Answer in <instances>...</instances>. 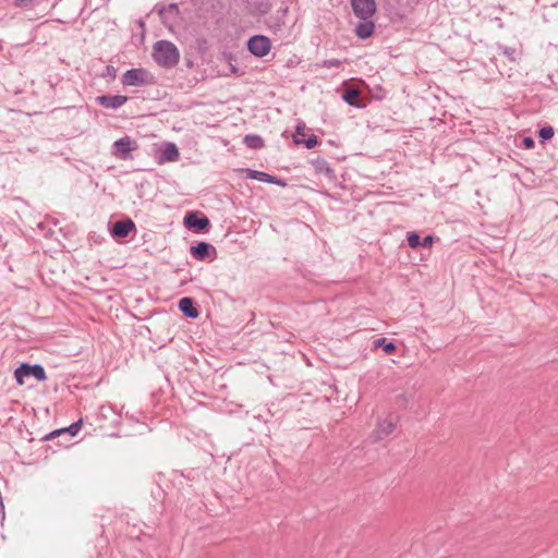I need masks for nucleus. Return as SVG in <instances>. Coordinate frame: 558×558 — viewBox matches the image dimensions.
Here are the masks:
<instances>
[{"label": "nucleus", "instance_id": "obj_7", "mask_svg": "<svg viewBox=\"0 0 558 558\" xmlns=\"http://www.w3.org/2000/svg\"><path fill=\"white\" fill-rule=\"evenodd\" d=\"M191 255L199 262L213 260L217 257L216 247L208 242H197L190 247Z\"/></svg>", "mask_w": 558, "mask_h": 558}, {"label": "nucleus", "instance_id": "obj_32", "mask_svg": "<svg viewBox=\"0 0 558 558\" xmlns=\"http://www.w3.org/2000/svg\"><path fill=\"white\" fill-rule=\"evenodd\" d=\"M167 11L170 12V13H173L175 15L179 14V7L177 3H171L169 4V7L167 8Z\"/></svg>", "mask_w": 558, "mask_h": 558}, {"label": "nucleus", "instance_id": "obj_27", "mask_svg": "<svg viewBox=\"0 0 558 558\" xmlns=\"http://www.w3.org/2000/svg\"><path fill=\"white\" fill-rule=\"evenodd\" d=\"M435 241V236L432 234H428L421 240V246L425 248L432 247L433 243Z\"/></svg>", "mask_w": 558, "mask_h": 558}, {"label": "nucleus", "instance_id": "obj_9", "mask_svg": "<svg viewBox=\"0 0 558 558\" xmlns=\"http://www.w3.org/2000/svg\"><path fill=\"white\" fill-rule=\"evenodd\" d=\"M137 143L131 140L129 136H124L119 138L113 143V154L120 159L128 160L131 159V153L137 149Z\"/></svg>", "mask_w": 558, "mask_h": 558}, {"label": "nucleus", "instance_id": "obj_25", "mask_svg": "<svg viewBox=\"0 0 558 558\" xmlns=\"http://www.w3.org/2000/svg\"><path fill=\"white\" fill-rule=\"evenodd\" d=\"M502 54L511 62L517 60V50L512 47H505L502 49Z\"/></svg>", "mask_w": 558, "mask_h": 558}, {"label": "nucleus", "instance_id": "obj_10", "mask_svg": "<svg viewBox=\"0 0 558 558\" xmlns=\"http://www.w3.org/2000/svg\"><path fill=\"white\" fill-rule=\"evenodd\" d=\"M133 230H135L134 221L130 218H125L112 223L110 234L113 239H122L126 238Z\"/></svg>", "mask_w": 558, "mask_h": 558}, {"label": "nucleus", "instance_id": "obj_29", "mask_svg": "<svg viewBox=\"0 0 558 558\" xmlns=\"http://www.w3.org/2000/svg\"><path fill=\"white\" fill-rule=\"evenodd\" d=\"M396 403L399 407H407V404L409 403V397L405 393L398 395L396 397Z\"/></svg>", "mask_w": 558, "mask_h": 558}, {"label": "nucleus", "instance_id": "obj_30", "mask_svg": "<svg viewBox=\"0 0 558 558\" xmlns=\"http://www.w3.org/2000/svg\"><path fill=\"white\" fill-rule=\"evenodd\" d=\"M534 145H535V142H534V140H533L532 137H530V136L524 137V138H523V141H522V146H523L524 148H526V149H531V148H533V147H534Z\"/></svg>", "mask_w": 558, "mask_h": 558}, {"label": "nucleus", "instance_id": "obj_6", "mask_svg": "<svg viewBox=\"0 0 558 558\" xmlns=\"http://www.w3.org/2000/svg\"><path fill=\"white\" fill-rule=\"evenodd\" d=\"M271 48V41L264 35H254L247 40V50L255 57L267 56Z\"/></svg>", "mask_w": 558, "mask_h": 558}, {"label": "nucleus", "instance_id": "obj_34", "mask_svg": "<svg viewBox=\"0 0 558 558\" xmlns=\"http://www.w3.org/2000/svg\"><path fill=\"white\" fill-rule=\"evenodd\" d=\"M155 9L160 16H163V14L167 12V8L165 5L157 4Z\"/></svg>", "mask_w": 558, "mask_h": 558}, {"label": "nucleus", "instance_id": "obj_12", "mask_svg": "<svg viewBox=\"0 0 558 558\" xmlns=\"http://www.w3.org/2000/svg\"><path fill=\"white\" fill-rule=\"evenodd\" d=\"M310 163L314 168L316 174L324 175L329 181L337 180L336 171L330 167L329 162L326 159L322 157H316L311 159Z\"/></svg>", "mask_w": 558, "mask_h": 558}, {"label": "nucleus", "instance_id": "obj_8", "mask_svg": "<svg viewBox=\"0 0 558 558\" xmlns=\"http://www.w3.org/2000/svg\"><path fill=\"white\" fill-rule=\"evenodd\" d=\"M354 14L361 20L371 19L376 12L375 0H351Z\"/></svg>", "mask_w": 558, "mask_h": 558}, {"label": "nucleus", "instance_id": "obj_13", "mask_svg": "<svg viewBox=\"0 0 558 558\" xmlns=\"http://www.w3.org/2000/svg\"><path fill=\"white\" fill-rule=\"evenodd\" d=\"M247 179L257 180L265 183H271L278 186H287V182L282 180L281 178H278L276 175H271L264 171L253 170V169H245Z\"/></svg>", "mask_w": 558, "mask_h": 558}, {"label": "nucleus", "instance_id": "obj_11", "mask_svg": "<svg viewBox=\"0 0 558 558\" xmlns=\"http://www.w3.org/2000/svg\"><path fill=\"white\" fill-rule=\"evenodd\" d=\"M396 429V422L391 418H385L376 424V427L371 434L373 441H379L388 437Z\"/></svg>", "mask_w": 558, "mask_h": 558}, {"label": "nucleus", "instance_id": "obj_26", "mask_svg": "<svg viewBox=\"0 0 558 558\" xmlns=\"http://www.w3.org/2000/svg\"><path fill=\"white\" fill-rule=\"evenodd\" d=\"M102 76L104 77H109L111 80H114L116 76H117V69L113 65H107Z\"/></svg>", "mask_w": 558, "mask_h": 558}, {"label": "nucleus", "instance_id": "obj_1", "mask_svg": "<svg viewBox=\"0 0 558 558\" xmlns=\"http://www.w3.org/2000/svg\"><path fill=\"white\" fill-rule=\"evenodd\" d=\"M153 58L158 65L171 69L179 63L180 52L173 43L162 39L154 44Z\"/></svg>", "mask_w": 558, "mask_h": 558}, {"label": "nucleus", "instance_id": "obj_19", "mask_svg": "<svg viewBox=\"0 0 558 558\" xmlns=\"http://www.w3.org/2000/svg\"><path fill=\"white\" fill-rule=\"evenodd\" d=\"M375 25L371 19L361 20L355 26V35L360 39H367L374 34Z\"/></svg>", "mask_w": 558, "mask_h": 558}, {"label": "nucleus", "instance_id": "obj_24", "mask_svg": "<svg viewBox=\"0 0 558 558\" xmlns=\"http://www.w3.org/2000/svg\"><path fill=\"white\" fill-rule=\"evenodd\" d=\"M555 132L550 125L543 126L538 130V138L542 143L553 138Z\"/></svg>", "mask_w": 558, "mask_h": 558}, {"label": "nucleus", "instance_id": "obj_17", "mask_svg": "<svg viewBox=\"0 0 558 558\" xmlns=\"http://www.w3.org/2000/svg\"><path fill=\"white\" fill-rule=\"evenodd\" d=\"M180 157L179 149L174 143H167L158 157L159 163L173 162Z\"/></svg>", "mask_w": 558, "mask_h": 558}, {"label": "nucleus", "instance_id": "obj_21", "mask_svg": "<svg viewBox=\"0 0 558 558\" xmlns=\"http://www.w3.org/2000/svg\"><path fill=\"white\" fill-rule=\"evenodd\" d=\"M374 348H381L386 354H393L397 351V345L393 341H388L385 337L374 340Z\"/></svg>", "mask_w": 558, "mask_h": 558}, {"label": "nucleus", "instance_id": "obj_20", "mask_svg": "<svg viewBox=\"0 0 558 558\" xmlns=\"http://www.w3.org/2000/svg\"><path fill=\"white\" fill-rule=\"evenodd\" d=\"M243 143L251 149H262L265 147V141L262 136L256 134H247L243 138Z\"/></svg>", "mask_w": 558, "mask_h": 558}, {"label": "nucleus", "instance_id": "obj_22", "mask_svg": "<svg viewBox=\"0 0 558 558\" xmlns=\"http://www.w3.org/2000/svg\"><path fill=\"white\" fill-rule=\"evenodd\" d=\"M294 143L296 145H301L302 144L307 149H312V148L316 147L319 144V140H318V137L315 134H312V135H310L305 140H298L296 137H294Z\"/></svg>", "mask_w": 558, "mask_h": 558}, {"label": "nucleus", "instance_id": "obj_18", "mask_svg": "<svg viewBox=\"0 0 558 558\" xmlns=\"http://www.w3.org/2000/svg\"><path fill=\"white\" fill-rule=\"evenodd\" d=\"M342 99L348 105L356 108H362L365 106V104L361 101V90L356 87H349L344 89L342 94Z\"/></svg>", "mask_w": 558, "mask_h": 558}, {"label": "nucleus", "instance_id": "obj_16", "mask_svg": "<svg viewBox=\"0 0 558 558\" xmlns=\"http://www.w3.org/2000/svg\"><path fill=\"white\" fill-rule=\"evenodd\" d=\"M181 313L187 318H197L199 316V311L196 306L195 301L192 298L184 296L180 299L178 304Z\"/></svg>", "mask_w": 558, "mask_h": 558}, {"label": "nucleus", "instance_id": "obj_15", "mask_svg": "<svg viewBox=\"0 0 558 558\" xmlns=\"http://www.w3.org/2000/svg\"><path fill=\"white\" fill-rule=\"evenodd\" d=\"M82 424H83L82 420H78V421L72 423L68 427L59 428V429H56V430L45 435L43 437V440H51V439L62 436V435H68L70 437H73L80 432V429L82 428Z\"/></svg>", "mask_w": 558, "mask_h": 558}, {"label": "nucleus", "instance_id": "obj_28", "mask_svg": "<svg viewBox=\"0 0 558 558\" xmlns=\"http://www.w3.org/2000/svg\"><path fill=\"white\" fill-rule=\"evenodd\" d=\"M341 61L339 59H327L323 62L325 68H339L341 65Z\"/></svg>", "mask_w": 558, "mask_h": 558}, {"label": "nucleus", "instance_id": "obj_2", "mask_svg": "<svg viewBox=\"0 0 558 558\" xmlns=\"http://www.w3.org/2000/svg\"><path fill=\"white\" fill-rule=\"evenodd\" d=\"M20 111L8 109L0 116V134L5 141L13 142L22 135L19 128Z\"/></svg>", "mask_w": 558, "mask_h": 558}, {"label": "nucleus", "instance_id": "obj_23", "mask_svg": "<svg viewBox=\"0 0 558 558\" xmlns=\"http://www.w3.org/2000/svg\"><path fill=\"white\" fill-rule=\"evenodd\" d=\"M407 242L411 248L415 250L421 246V236L417 232L410 231L407 233Z\"/></svg>", "mask_w": 558, "mask_h": 558}, {"label": "nucleus", "instance_id": "obj_14", "mask_svg": "<svg viewBox=\"0 0 558 558\" xmlns=\"http://www.w3.org/2000/svg\"><path fill=\"white\" fill-rule=\"evenodd\" d=\"M128 99L129 98L123 95H101L96 97V102L107 109H118L122 107Z\"/></svg>", "mask_w": 558, "mask_h": 558}, {"label": "nucleus", "instance_id": "obj_35", "mask_svg": "<svg viewBox=\"0 0 558 558\" xmlns=\"http://www.w3.org/2000/svg\"><path fill=\"white\" fill-rule=\"evenodd\" d=\"M138 26L142 28V31H145V23H144V21L140 20L138 21Z\"/></svg>", "mask_w": 558, "mask_h": 558}, {"label": "nucleus", "instance_id": "obj_33", "mask_svg": "<svg viewBox=\"0 0 558 558\" xmlns=\"http://www.w3.org/2000/svg\"><path fill=\"white\" fill-rule=\"evenodd\" d=\"M304 130H305V124L301 122L295 128V134L296 135H304Z\"/></svg>", "mask_w": 558, "mask_h": 558}, {"label": "nucleus", "instance_id": "obj_4", "mask_svg": "<svg viewBox=\"0 0 558 558\" xmlns=\"http://www.w3.org/2000/svg\"><path fill=\"white\" fill-rule=\"evenodd\" d=\"M124 86H145L153 83V75L143 68L128 70L121 80Z\"/></svg>", "mask_w": 558, "mask_h": 558}, {"label": "nucleus", "instance_id": "obj_3", "mask_svg": "<svg viewBox=\"0 0 558 558\" xmlns=\"http://www.w3.org/2000/svg\"><path fill=\"white\" fill-rule=\"evenodd\" d=\"M26 377H34L38 381H44L47 379L46 371L40 364H28L22 363L14 371V378L16 384L23 386L25 384Z\"/></svg>", "mask_w": 558, "mask_h": 558}, {"label": "nucleus", "instance_id": "obj_5", "mask_svg": "<svg viewBox=\"0 0 558 558\" xmlns=\"http://www.w3.org/2000/svg\"><path fill=\"white\" fill-rule=\"evenodd\" d=\"M183 225L187 230L201 233L209 230L210 220L204 214L190 211L184 216Z\"/></svg>", "mask_w": 558, "mask_h": 558}, {"label": "nucleus", "instance_id": "obj_31", "mask_svg": "<svg viewBox=\"0 0 558 558\" xmlns=\"http://www.w3.org/2000/svg\"><path fill=\"white\" fill-rule=\"evenodd\" d=\"M33 2L34 0H14V4L19 8H28Z\"/></svg>", "mask_w": 558, "mask_h": 558}]
</instances>
